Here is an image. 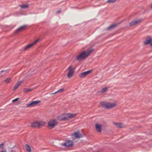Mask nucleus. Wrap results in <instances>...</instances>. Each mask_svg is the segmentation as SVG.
Here are the masks:
<instances>
[{
  "instance_id": "16",
  "label": "nucleus",
  "mask_w": 152,
  "mask_h": 152,
  "mask_svg": "<svg viewBox=\"0 0 152 152\" xmlns=\"http://www.w3.org/2000/svg\"><path fill=\"white\" fill-rule=\"evenodd\" d=\"M118 23H115L113 25H112L109 26L106 28V30H109L112 29H113L115 28L118 25Z\"/></svg>"
},
{
  "instance_id": "21",
  "label": "nucleus",
  "mask_w": 152,
  "mask_h": 152,
  "mask_svg": "<svg viewBox=\"0 0 152 152\" xmlns=\"http://www.w3.org/2000/svg\"><path fill=\"white\" fill-rule=\"evenodd\" d=\"M28 6V5L27 4H23L20 6L22 8H25L27 7Z\"/></svg>"
},
{
  "instance_id": "17",
  "label": "nucleus",
  "mask_w": 152,
  "mask_h": 152,
  "mask_svg": "<svg viewBox=\"0 0 152 152\" xmlns=\"http://www.w3.org/2000/svg\"><path fill=\"white\" fill-rule=\"evenodd\" d=\"M95 126L96 130L99 132H101L102 129L101 125L97 124H95Z\"/></svg>"
},
{
  "instance_id": "11",
  "label": "nucleus",
  "mask_w": 152,
  "mask_h": 152,
  "mask_svg": "<svg viewBox=\"0 0 152 152\" xmlns=\"http://www.w3.org/2000/svg\"><path fill=\"white\" fill-rule=\"evenodd\" d=\"M26 26H27L26 25H24L20 26L14 31V33L15 34H16L20 32L23 31V30L26 27Z\"/></svg>"
},
{
  "instance_id": "6",
  "label": "nucleus",
  "mask_w": 152,
  "mask_h": 152,
  "mask_svg": "<svg viewBox=\"0 0 152 152\" xmlns=\"http://www.w3.org/2000/svg\"><path fill=\"white\" fill-rule=\"evenodd\" d=\"M58 123L56 119H53L48 122V126L50 129H53L57 125Z\"/></svg>"
},
{
  "instance_id": "31",
  "label": "nucleus",
  "mask_w": 152,
  "mask_h": 152,
  "mask_svg": "<svg viewBox=\"0 0 152 152\" xmlns=\"http://www.w3.org/2000/svg\"><path fill=\"white\" fill-rule=\"evenodd\" d=\"M60 12H61L60 11H58L57 12V13H60Z\"/></svg>"
},
{
  "instance_id": "30",
  "label": "nucleus",
  "mask_w": 152,
  "mask_h": 152,
  "mask_svg": "<svg viewBox=\"0 0 152 152\" xmlns=\"http://www.w3.org/2000/svg\"><path fill=\"white\" fill-rule=\"evenodd\" d=\"M1 152H7V151L6 150H4L3 151H2Z\"/></svg>"
},
{
  "instance_id": "20",
  "label": "nucleus",
  "mask_w": 152,
  "mask_h": 152,
  "mask_svg": "<svg viewBox=\"0 0 152 152\" xmlns=\"http://www.w3.org/2000/svg\"><path fill=\"white\" fill-rule=\"evenodd\" d=\"M11 79V78H7L4 80V81L7 83H8L10 81Z\"/></svg>"
},
{
  "instance_id": "25",
  "label": "nucleus",
  "mask_w": 152,
  "mask_h": 152,
  "mask_svg": "<svg viewBox=\"0 0 152 152\" xmlns=\"http://www.w3.org/2000/svg\"><path fill=\"white\" fill-rule=\"evenodd\" d=\"M31 90H32V89H29V88H25L24 90V91L25 92H28V91H31Z\"/></svg>"
},
{
  "instance_id": "10",
  "label": "nucleus",
  "mask_w": 152,
  "mask_h": 152,
  "mask_svg": "<svg viewBox=\"0 0 152 152\" xmlns=\"http://www.w3.org/2000/svg\"><path fill=\"white\" fill-rule=\"evenodd\" d=\"M141 20V19L132 20L129 23V24L130 26H134L136 25L137 24L140 23Z\"/></svg>"
},
{
  "instance_id": "5",
  "label": "nucleus",
  "mask_w": 152,
  "mask_h": 152,
  "mask_svg": "<svg viewBox=\"0 0 152 152\" xmlns=\"http://www.w3.org/2000/svg\"><path fill=\"white\" fill-rule=\"evenodd\" d=\"M40 100H37L35 101H31L28 102L26 104L27 107H31L37 105L38 104L40 103Z\"/></svg>"
},
{
  "instance_id": "13",
  "label": "nucleus",
  "mask_w": 152,
  "mask_h": 152,
  "mask_svg": "<svg viewBox=\"0 0 152 152\" xmlns=\"http://www.w3.org/2000/svg\"><path fill=\"white\" fill-rule=\"evenodd\" d=\"M91 70L87 71L80 74L79 75V76L81 78H84L88 74H89L91 72Z\"/></svg>"
},
{
  "instance_id": "22",
  "label": "nucleus",
  "mask_w": 152,
  "mask_h": 152,
  "mask_svg": "<svg viewBox=\"0 0 152 152\" xmlns=\"http://www.w3.org/2000/svg\"><path fill=\"white\" fill-rule=\"evenodd\" d=\"M10 152H17L15 149V147L14 146L11 148Z\"/></svg>"
},
{
  "instance_id": "19",
  "label": "nucleus",
  "mask_w": 152,
  "mask_h": 152,
  "mask_svg": "<svg viewBox=\"0 0 152 152\" xmlns=\"http://www.w3.org/2000/svg\"><path fill=\"white\" fill-rule=\"evenodd\" d=\"M25 148L26 151L28 152H31V150L30 146L28 144L25 145Z\"/></svg>"
},
{
  "instance_id": "28",
  "label": "nucleus",
  "mask_w": 152,
  "mask_h": 152,
  "mask_svg": "<svg viewBox=\"0 0 152 152\" xmlns=\"http://www.w3.org/2000/svg\"><path fill=\"white\" fill-rule=\"evenodd\" d=\"M19 99V98H16L15 99L12 100V102H15L16 101H18Z\"/></svg>"
},
{
  "instance_id": "14",
  "label": "nucleus",
  "mask_w": 152,
  "mask_h": 152,
  "mask_svg": "<svg viewBox=\"0 0 152 152\" xmlns=\"http://www.w3.org/2000/svg\"><path fill=\"white\" fill-rule=\"evenodd\" d=\"M113 124L118 128H122L124 127V124L121 123L113 122Z\"/></svg>"
},
{
  "instance_id": "9",
  "label": "nucleus",
  "mask_w": 152,
  "mask_h": 152,
  "mask_svg": "<svg viewBox=\"0 0 152 152\" xmlns=\"http://www.w3.org/2000/svg\"><path fill=\"white\" fill-rule=\"evenodd\" d=\"M68 70L69 71L67 74V77L68 78H70L73 74L74 71L72 69V66H70L69 67Z\"/></svg>"
},
{
  "instance_id": "26",
  "label": "nucleus",
  "mask_w": 152,
  "mask_h": 152,
  "mask_svg": "<svg viewBox=\"0 0 152 152\" xmlns=\"http://www.w3.org/2000/svg\"><path fill=\"white\" fill-rule=\"evenodd\" d=\"M4 144L3 143H2L0 144V148L3 149Z\"/></svg>"
},
{
  "instance_id": "7",
  "label": "nucleus",
  "mask_w": 152,
  "mask_h": 152,
  "mask_svg": "<svg viewBox=\"0 0 152 152\" xmlns=\"http://www.w3.org/2000/svg\"><path fill=\"white\" fill-rule=\"evenodd\" d=\"M45 123L43 122H36L32 123L31 124V126L32 127L35 128L38 127L40 128Z\"/></svg>"
},
{
  "instance_id": "2",
  "label": "nucleus",
  "mask_w": 152,
  "mask_h": 152,
  "mask_svg": "<svg viewBox=\"0 0 152 152\" xmlns=\"http://www.w3.org/2000/svg\"><path fill=\"white\" fill-rule=\"evenodd\" d=\"M76 114H63L58 116L57 118L60 121H64L73 118Z\"/></svg>"
},
{
  "instance_id": "1",
  "label": "nucleus",
  "mask_w": 152,
  "mask_h": 152,
  "mask_svg": "<svg viewBox=\"0 0 152 152\" xmlns=\"http://www.w3.org/2000/svg\"><path fill=\"white\" fill-rule=\"evenodd\" d=\"M93 50V49H91L88 51H83L77 57V59L80 61L82 59H86Z\"/></svg>"
},
{
  "instance_id": "15",
  "label": "nucleus",
  "mask_w": 152,
  "mask_h": 152,
  "mask_svg": "<svg viewBox=\"0 0 152 152\" xmlns=\"http://www.w3.org/2000/svg\"><path fill=\"white\" fill-rule=\"evenodd\" d=\"M72 135H74L75 137L76 138H79L82 137V135L80 133L79 131L75 132Z\"/></svg>"
},
{
  "instance_id": "8",
  "label": "nucleus",
  "mask_w": 152,
  "mask_h": 152,
  "mask_svg": "<svg viewBox=\"0 0 152 152\" xmlns=\"http://www.w3.org/2000/svg\"><path fill=\"white\" fill-rule=\"evenodd\" d=\"M39 41V39H37L34 41L33 42L30 44L26 46L25 47H24L23 48V50H28L29 48L31 47L33 45L35 44Z\"/></svg>"
},
{
  "instance_id": "18",
  "label": "nucleus",
  "mask_w": 152,
  "mask_h": 152,
  "mask_svg": "<svg viewBox=\"0 0 152 152\" xmlns=\"http://www.w3.org/2000/svg\"><path fill=\"white\" fill-rule=\"evenodd\" d=\"M22 82L21 81H18L15 85L14 87L13 90L15 91L21 84Z\"/></svg>"
},
{
  "instance_id": "33",
  "label": "nucleus",
  "mask_w": 152,
  "mask_h": 152,
  "mask_svg": "<svg viewBox=\"0 0 152 152\" xmlns=\"http://www.w3.org/2000/svg\"><path fill=\"white\" fill-rule=\"evenodd\" d=\"M4 70H2V71H1V72H4Z\"/></svg>"
},
{
  "instance_id": "23",
  "label": "nucleus",
  "mask_w": 152,
  "mask_h": 152,
  "mask_svg": "<svg viewBox=\"0 0 152 152\" xmlns=\"http://www.w3.org/2000/svg\"><path fill=\"white\" fill-rule=\"evenodd\" d=\"M107 87H105L103 88H102V89L101 92L102 93H104L106 91V90L107 89Z\"/></svg>"
},
{
  "instance_id": "4",
  "label": "nucleus",
  "mask_w": 152,
  "mask_h": 152,
  "mask_svg": "<svg viewBox=\"0 0 152 152\" xmlns=\"http://www.w3.org/2000/svg\"><path fill=\"white\" fill-rule=\"evenodd\" d=\"M74 145L73 142L71 140H68L66 141L64 143H61L60 145L65 148H68Z\"/></svg>"
},
{
  "instance_id": "32",
  "label": "nucleus",
  "mask_w": 152,
  "mask_h": 152,
  "mask_svg": "<svg viewBox=\"0 0 152 152\" xmlns=\"http://www.w3.org/2000/svg\"><path fill=\"white\" fill-rule=\"evenodd\" d=\"M151 9H152V4L151 5Z\"/></svg>"
},
{
  "instance_id": "27",
  "label": "nucleus",
  "mask_w": 152,
  "mask_h": 152,
  "mask_svg": "<svg viewBox=\"0 0 152 152\" xmlns=\"http://www.w3.org/2000/svg\"><path fill=\"white\" fill-rule=\"evenodd\" d=\"M63 90H64L63 88L60 89L58 90L57 91V92H58V93L61 92L63 91Z\"/></svg>"
},
{
  "instance_id": "29",
  "label": "nucleus",
  "mask_w": 152,
  "mask_h": 152,
  "mask_svg": "<svg viewBox=\"0 0 152 152\" xmlns=\"http://www.w3.org/2000/svg\"><path fill=\"white\" fill-rule=\"evenodd\" d=\"M58 93V92H57V91L53 93H51V94H52V95H53V94H56V93Z\"/></svg>"
},
{
  "instance_id": "24",
  "label": "nucleus",
  "mask_w": 152,
  "mask_h": 152,
  "mask_svg": "<svg viewBox=\"0 0 152 152\" xmlns=\"http://www.w3.org/2000/svg\"><path fill=\"white\" fill-rule=\"evenodd\" d=\"M116 0H108L106 1L107 3H114L115 2Z\"/></svg>"
},
{
  "instance_id": "12",
  "label": "nucleus",
  "mask_w": 152,
  "mask_h": 152,
  "mask_svg": "<svg viewBox=\"0 0 152 152\" xmlns=\"http://www.w3.org/2000/svg\"><path fill=\"white\" fill-rule=\"evenodd\" d=\"M152 40L151 38L150 37L148 36L146 38L143 43L145 45H147L150 44L151 46H152V42H151Z\"/></svg>"
},
{
  "instance_id": "3",
  "label": "nucleus",
  "mask_w": 152,
  "mask_h": 152,
  "mask_svg": "<svg viewBox=\"0 0 152 152\" xmlns=\"http://www.w3.org/2000/svg\"><path fill=\"white\" fill-rule=\"evenodd\" d=\"M102 106L106 109L113 108L116 106V104L114 103L102 102L101 104Z\"/></svg>"
}]
</instances>
